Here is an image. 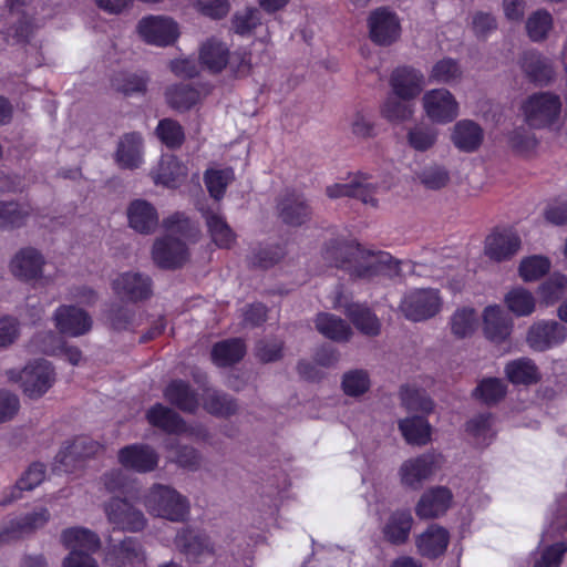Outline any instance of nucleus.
Masks as SVG:
<instances>
[{
	"instance_id": "31",
	"label": "nucleus",
	"mask_w": 567,
	"mask_h": 567,
	"mask_svg": "<svg viewBox=\"0 0 567 567\" xmlns=\"http://www.w3.org/2000/svg\"><path fill=\"white\" fill-rule=\"evenodd\" d=\"M143 138L138 133H127L121 137L115 153L117 165L125 169L138 168L143 163Z\"/></svg>"
},
{
	"instance_id": "20",
	"label": "nucleus",
	"mask_w": 567,
	"mask_h": 567,
	"mask_svg": "<svg viewBox=\"0 0 567 567\" xmlns=\"http://www.w3.org/2000/svg\"><path fill=\"white\" fill-rule=\"evenodd\" d=\"M112 288L121 299L133 302L146 299L152 293L148 276L136 271H125L116 276Z\"/></svg>"
},
{
	"instance_id": "57",
	"label": "nucleus",
	"mask_w": 567,
	"mask_h": 567,
	"mask_svg": "<svg viewBox=\"0 0 567 567\" xmlns=\"http://www.w3.org/2000/svg\"><path fill=\"white\" fill-rule=\"evenodd\" d=\"M341 388L348 396H360L369 390L370 377L364 370H350L343 374Z\"/></svg>"
},
{
	"instance_id": "29",
	"label": "nucleus",
	"mask_w": 567,
	"mask_h": 567,
	"mask_svg": "<svg viewBox=\"0 0 567 567\" xmlns=\"http://www.w3.org/2000/svg\"><path fill=\"white\" fill-rule=\"evenodd\" d=\"M484 141L483 127L473 120L457 121L451 130V142L461 152L473 153Z\"/></svg>"
},
{
	"instance_id": "48",
	"label": "nucleus",
	"mask_w": 567,
	"mask_h": 567,
	"mask_svg": "<svg viewBox=\"0 0 567 567\" xmlns=\"http://www.w3.org/2000/svg\"><path fill=\"white\" fill-rule=\"evenodd\" d=\"M466 432L478 445H487L495 435L494 419L491 414H480L467 422Z\"/></svg>"
},
{
	"instance_id": "60",
	"label": "nucleus",
	"mask_w": 567,
	"mask_h": 567,
	"mask_svg": "<svg viewBox=\"0 0 567 567\" xmlns=\"http://www.w3.org/2000/svg\"><path fill=\"white\" fill-rule=\"evenodd\" d=\"M553 27V18L545 10L534 12L526 21V31L532 41L544 40Z\"/></svg>"
},
{
	"instance_id": "62",
	"label": "nucleus",
	"mask_w": 567,
	"mask_h": 567,
	"mask_svg": "<svg viewBox=\"0 0 567 567\" xmlns=\"http://www.w3.org/2000/svg\"><path fill=\"white\" fill-rule=\"evenodd\" d=\"M401 400L410 411L430 413L433 410L432 400L424 392L411 386L402 388Z\"/></svg>"
},
{
	"instance_id": "59",
	"label": "nucleus",
	"mask_w": 567,
	"mask_h": 567,
	"mask_svg": "<svg viewBox=\"0 0 567 567\" xmlns=\"http://www.w3.org/2000/svg\"><path fill=\"white\" fill-rule=\"evenodd\" d=\"M234 179V172L231 168L224 169H208L205 173L206 187L215 199L224 196L226 187Z\"/></svg>"
},
{
	"instance_id": "63",
	"label": "nucleus",
	"mask_w": 567,
	"mask_h": 567,
	"mask_svg": "<svg viewBox=\"0 0 567 567\" xmlns=\"http://www.w3.org/2000/svg\"><path fill=\"white\" fill-rule=\"evenodd\" d=\"M261 23L260 12L256 8H246L233 17V29L237 34H249Z\"/></svg>"
},
{
	"instance_id": "10",
	"label": "nucleus",
	"mask_w": 567,
	"mask_h": 567,
	"mask_svg": "<svg viewBox=\"0 0 567 567\" xmlns=\"http://www.w3.org/2000/svg\"><path fill=\"white\" fill-rule=\"evenodd\" d=\"M561 109L559 96L551 93H537L523 105L526 122L532 127H544L557 120Z\"/></svg>"
},
{
	"instance_id": "61",
	"label": "nucleus",
	"mask_w": 567,
	"mask_h": 567,
	"mask_svg": "<svg viewBox=\"0 0 567 567\" xmlns=\"http://www.w3.org/2000/svg\"><path fill=\"white\" fill-rule=\"evenodd\" d=\"M156 135L163 144L171 148L181 146L185 138L183 127L171 118L159 121Z\"/></svg>"
},
{
	"instance_id": "35",
	"label": "nucleus",
	"mask_w": 567,
	"mask_h": 567,
	"mask_svg": "<svg viewBox=\"0 0 567 567\" xmlns=\"http://www.w3.org/2000/svg\"><path fill=\"white\" fill-rule=\"evenodd\" d=\"M165 399L179 410L194 413L198 405V396L190 385L182 380L172 381L164 390Z\"/></svg>"
},
{
	"instance_id": "50",
	"label": "nucleus",
	"mask_w": 567,
	"mask_h": 567,
	"mask_svg": "<svg viewBox=\"0 0 567 567\" xmlns=\"http://www.w3.org/2000/svg\"><path fill=\"white\" fill-rule=\"evenodd\" d=\"M204 409L216 416H229L237 411L236 402L228 395L207 389L203 400Z\"/></svg>"
},
{
	"instance_id": "22",
	"label": "nucleus",
	"mask_w": 567,
	"mask_h": 567,
	"mask_svg": "<svg viewBox=\"0 0 567 567\" xmlns=\"http://www.w3.org/2000/svg\"><path fill=\"white\" fill-rule=\"evenodd\" d=\"M370 37L380 45H389L400 37V22L395 13L386 8L374 10L369 17Z\"/></svg>"
},
{
	"instance_id": "9",
	"label": "nucleus",
	"mask_w": 567,
	"mask_h": 567,
	"mask_svg": "<svg viewBox=\"0 0 567 567\" xmlns=\"http://www.w3.org/2000/svg\"><path fill=\"white\" fill-rule=\"evenodd\" d=\"M425 116L435 124L452 123L460 115V103L447 89H431L422 96Z\"/></svg>"
},
{
	"instance_id": "36",
	"label": "nucleus",
	"mask_w": 567,
	"mask_h": 567,
	"mask_svg": "<svg viewBox=\"0 0 567 567\" xmlns=\"http://www.w3.org/2000/svg\"><path fill=\"white\" fill-rule=\"evenodd\" d=\"M412 524L413 517L409 511H395L383 526V536L394 545L404 544L409 538Z\"/></svg>"
},
{
	"instance_id": "28",
	"label": "nucleus",
	"mask_w": 567,
	"mask_h": 567,
	"mask_svg": "<svg viewBox=\"0 0 567 567\" xmlns=\"http://www.w3.org/2000/svg\"><path fill=\"white\" fill-rule=\"evenodd\" d=\"M145 555L141 544L133 537H126L118 545L109 548L105 563L113 567H143Z\"/></svg>"
},
{
	"instance_id": "53",
	"label": "nucleus",
	"mask_w": 567,
	"mask_h": 567,
	"mask_svg": "<svg viewBox=\"0 0 567 567\" xmlns=\"http://www.w3.org/2000/svg\"><path fill=\"white\" fill-rule=\"evenodd\" d=\"M550 260L542 255H533L522 259L518 274L523 281H536L550 269Z\"/></svg>"
},
{
	"instance_id": "41",
	"label": "nucleus",
	"mask_w": 567,
	"mask_h": 567,
	"mask_svg": "<svg viewBox=\"0 0 567 567\" xmlns=\"http://www.w3.org/2000/svg\"><path fill=\"white\" fill-rule=\"evenodd\" d=\"M399 429L409 444L423 446L431 442L432 426L422 416H411L401 420Z\"/></svg>"
},
{
	"instance_id": "23",
	"label": "nucleus",
	"mask_w": 567,
	"mask_h": 567,
	"mask_svg": "<svg viewBox=\"0 0 567 567\" xmlns=\"http://www.w3.org/2000/svg\"><path fill=\"white\" fill-rule=\"evenodd\" d=\"M520 238L512 229L495 230L485 239V255L495 261L511 259L520 248Z\"/></svg>"
},
{
	"instance_id": "43",
	"label": "nucleus",
	"mask_w": 567,
	"mask_h": 567,
	"mask_svg": "<svg viewBox=\"0 0 567 567\" xmlns=\"http://www.w3.org/2000/svg\"><path fill=\"white\" fill-rule=\"evenodd\" d=\"M504 302L508 310L517 317L530 316L536 309L534 295L524 287L512 288L505 295Z\"/></svg>"
},
{
	"instance_id": "38",
	"label": "nucleus",
	"mask_w": 567,
	"mask_h": 567,
	"mask_svg": "<svg viewBox=\"0 0 567 567\" xmlns=\"http://www.w3.org/2000/svg\"><path fill=\"white\" fill-rule=\"evenodd\" d=\"M520 65L524 73L535 83L545 84L553 79L550 62L535 51L525 52Z\"/></svg>"
},
{
	"instance_id": "2",
	"label": "nucleus",
	"mask_w": 567,
	"mask_h": 567,
	"mask_svg": "<svg viewBox=\"0 0 567 567\" xmlns=\"http://www.w3.org/2000/svg\"><path fill=\"white\" fill-rule=\"evenodd\" d=\"M165 236L155 240L154 262L161 268H176L188 258L187 245L197 236L196 227L184 214L174 213L163 220Z\"/></svg>"
},
{
	"instance_id": "46",
	"label": "nucleus",
	"mask_w": 567,
	"mask_h": 567,
	"mask_svg": "<svg viewBox=\"0 0 567 567\" xmlns=\"http://www.w3.org/2000/svg\"><path fill=\"white\" fill-rule=\"evenodd\" d=\"M45 478V468L41 463L31 464L28 470L18 480L16 486L10 493V497L4 498V503L12 502L21 497V492L31 491L39 486Z\"/></svg>"
},
{
	"instance_id": "32",
	"label": "nucleus",
	"mask_w": 567,
	"mask_h": 567,
	"mask_svg": "<svg viewBox=\"0 0 567 567\" xmlns=\"http://www.w3.org/2000/svg\"><path fill=\"white\" fill-rule=\"evenodd\" d=\"M449 543V532L436 524L430 525L415 540L417 551L427 558H436L443 555Z\"/></svg>"
},
{
	"instance_id": "40",
	"label": "nucleus",
	"mask_w": 567,
	"mask_h": 567,
	"mask_svg": "<svg viewBox=\"0 0 567 567\" xmlns=\"http://www.w3.org/2000/svg\"><path fill=\"white\" fill-rule=\"evenodd\" d=\"M504 372L513 384L528 385L540 379L537 365L529 358H519L507 362Z\"/></svg>"
},
{
	"instance_id": "6",
	"label": "nucleus",
	"mask_w": 567,
	"mask_h": 567,
	"mask_svg": "<svg viewBox=\"0 0 567 567\" xmlns=\"http://www.w3.org/2000/svg\"><path fill=\"white\" fill-rule=\"evenodd\" d=\"M137 35L147 44L167 47L179 37L177 22L165 14H147L136 24Z\"/></svg>"
},
{
	"instance_id": "17",
	"label": "nucleus",
	"mask_w": 567,
	"mask_h": 567,
	"mask_svg": "<svg viewBox=\"0 0 567 567\" xmlns=\"http://www.w3.org/2000/svg\"><path fill=\"white\" fill-rule=\"evenodd\" d=\"M567 338V328L554 320L535 322L528 330L526 341L535 351H546L561 344Z\"/></svg>"
},
{
	"instance_id": "12",
	"label": "nucleus",
	"mask_w": 567,
	"mask_h": 567,
	"mask_svg": "<svg viewBox=\"0 0 567 567\" xmlns=\"http://www.w3.org/2000/svg\"><path fill=\"white\" fill-rule=\"evenodd\" d=\"M148 422L168 433L188 434L197 440H207L209 433L202 425L188 426L184 420L172 409L163 404H155L146 414Z\"/></svg>"
},
{
	"instance_id": "56",
	"label": "nucleus",
	"mask_w": 567,
	"mask_h": 567,
	"mask_svg": "<svg viewBox=\"0 0 567 567\" xmlns=\"http://www.w3.org/2000/svg\"><path fill=\"white\" fill-rule=\"evenodd\" d=\"M405 101L398 96H389L381 106V115L395 123L410 120L414 114V109Z\"/></svg>"
},
{
	"instance_id": "19",
	"label": "nucleus",
	"mask_w": 567,
	"mask_h": 567,
	"mask_svg": "<svg viewBox=\"0 0 567 567\" xmlns=\"http://www.w3.org/2000/svg\"><path fill=\"white\" fill-rule=\"evenodd\" d=\"M100 445L86 436L76 437L65 445L55 456V468L60 472H73L81 463L93 456Z\"/></svg>"
},
{
	"instance_id": "58",
	"label": "nucleus",
	"mask_w": 567,
	"mask_h": 567,
	"mask_svg": "<svg viewBox=\"0 0 567 567\" xmlns=\"http://www.w3.org/2000/svg\"><path fill=\"white\" fill-rule=\"evenodd\" d=\"M112 86L125 95L144 93L147 76L144 73H123L113 79Z\"/></svg>"
},
{
	"instance_id": "42",
	"label": "nucleus",
	"mask_w": 567,
	"mask_h": 567,
	"mask_svg": "<svg viewBox=\"0 0 567 567\" xmlns=\"http://www.w3.org/2000/svg\"><path fill=\"white\" fill-rule=\"evenodd\" d=\"M316 328L322 336L336 342H347L353 333L344 320L331 313H319Z\"/></svg>"
},
{
	"instance_id": "45",
	"label": "nucleus",
	"mask_w": 567,
	"mask_h": 567,
	"mask_svg": "<svg viewBox=\"0 0 567 567\" xmlns=\"http://www.w3.org/2000/svg\"><path fill=\"white\" fill-rule=\"evenodd\" d=\"M450 326L455 337L467 338L475 332L478 326V317L473 308L462 307L451 316Z\"/></svg>"
},
{
	"instance_id": "3",
	"label": "nucleus",
	"mask_w": 567,
	"mask_h": 567,
	"mask_svg": "<svg viewBox=\"0 0 567 567\" xmlns=\"http://www.w3.org/2000/svg\"><path fill=\"white\" fill-rule=\"evenodd\" d=\"M198 59L202 68L212 74H218L227 69L237 76H244L251 71L248 54L231 53L229 45L216 37H210L200 44Z\"/></svg>"
},
{
	"instance_id": "5",
	"label": "nucleus",
	"mask_w": 567,
	"mask_h": 567,
	"mask_svg": "<svg viewBox=\"0 0 567 567\" xmlns=\"http://www.w3.org/2000/svg\"><path fill=\"white\" fill-rule=\"evenodd\" d=\"M7 377L12 382H20L24 394L31 399L44 395L55 381L54 369L44 359L29 362L21 371L8 370Z\"/></svg>"
},
{
	"instance_id": "47",
	"label": "nucleus",
	"mask_w": 567,
	"mask_h": 567,
	"mask_svg": "<svg viewBox=\"0 0 567 567\" xmlns=\"http://www.w3.org/2000/svg\"><path fill=\"white\" fill-rule=\"evenodd\" d=\"M439 136V131L424 123L412 126L406 134L408 144L416 152H426L432 148Z\"/></svg>"
},
{
	"instance_id": "44",
	"label": "nucleus",
	"mask_w": 567,
	"mask_h": 567,
	"mask_svg": "<svg viewBox=\"0 0 567 567\" xmlns=\"http://www.w3.org/2000/svg\"><path fill=\"white\" fill-rule=\"evenodd\" d=\"M245 354V346L239 339H231L218 342L212 351L213 361L219 367L236 363Z\"/></svg>"
},
{
	"instance_id": "39",
	"label": "nucleus",
	"mask_w": 567,
	"mask_h": 567,
	"mask_svg": "<svg viewBox=\"0 0 567 567\" xmlns=\"http://www.w3.org/2000/svg\"><path fill=\"white\" fill-rule=\"evenodd\" d=\"M278 208L280 218L288 225H301L310 217V209L301 195L286 196L280 200Z\"/></svg>"
},
{
	"instance_id": "37",
	"label": "nucleus",
	"mask_w": 567,
	"mask_h": 567,
	"mask_svg": "<svg viewBox=\"0 0 567 567\" xmlns=\"http://www.w3.org/2000/svg\"><path fill=\"white\" fill-rule=\"evenodd\" d=\"M32 346L37 350L48 354L63 352L68 361L73 365L79 364L82 359V353L78 348L65 347L62 339L51 331L35 336L32 339Z\"/></svg>"
},
{
	"instance_id": "13",
	"label": "nucleus",
	"mask_w": 567,
	"mask_h": 567,
	"mask_svg": "<svg viewBox=\"0 0 567 567\" xmlns=\"http://www.w3.org/2000/svg\"><path fill=\"white\" fill-rule=\"evenodd\" d=\"M378 182L365 174L353 177L347 184H333L328 186L326 194L331 199L341 197H355L365 205L377 206L375 194L379 193Z\"/></svg>"
},
{
	"instance_id": "8",
	"label": "nucleus",
	"mask_w": 567,
	"mask_h": 567,
	"mask_svg": "<svg viewBox=\"0 0 567 567\" xmlns=\"http://www.w3.org/2000/svg\"><path fill=\"white\" fill-rule=\"evenodd\" d=\"M442 455L426 452L404 461L399 468L401 484L413 491L420 489L440 468Z\"/></svg>"
},
{
	"instance_id": "51",
	"label": "nucleus",
	"mask_w": 567,
	"mask_h": 567,
	"mask_svg": "<svg viewBox=\"0 0 567 567\" xmlns=\"http://www.w3.org/2000/svg\"><path fill=\"white\" fill-rule=\"evenodd\" d=\"M462 78V70L458 63L445 58L433 64L429 72V82L439 84H451L457 82Z\"/></svg>"
},
{
	"instance_id": "30",
	"label": "nucleus",
	"mask_w": 567,
	"mask_h": 567,
	"mask_svg": "<svg viewBox=\"0 0 567 567\" xmlns=\"http://www.w3.org/2000/svg\"><path fill=\"white\" fill-rule=\"evenodd\" d=\"M128 225L140 234H152L158 225L156 208L147 200L135 199L127 207Z\"/></svg>"
},
{
	"instance_id": "49",
	"label": "nucleus",
	"mask_w": 567,
	"mask_h": 567,
	"mask_svg": "<svg viewBox=\"0 0 567 567\" xmlns=\"http://www.w3.org/2000/svg\"><path fill=\"white\" fill-rule=\"evenodd\" d=\"M200 97V92L189 84L173 85L166 91L168 104L176 110H188L195 105Z\"/></svg>"
},
{
	"instance_id": "1",
	"label": "nucleus",
	"mask_w": 567,
	"mask_h": 567,
	"mask_svg": "<svg viewBox=\"0 0 567 567\" xmlns=\"http://www.w3.org/2000/svg\"><path fill=\"white\" fill-rule=\"evenodd\" d=\"M324 260L347 271L351 277L371 280L375 277L394 278L408 272L443 279L440 257L432 254L419 261H401L389 252L363 248L353 239H333L323 249Z\"/></svg>"
},
{
	"instance_id": "33",
	"label": "nucleus",
	"mask_w": 567,
	"mask_h": 567,
	"mask_svg": "<svg viewBox=\"0 0 567 567\" xmlns=\"http://www.w3.org/2000/svg\"><path fill=\"white\" fill-rule=\"evenodd\" d=\"M60 538L62 545L69 549V553L94 554L101 546L97 534L85 527L65 528L62 530Z\"/></svg>"
},
{
	"instance_id": "54",
	"label": "nucleus",
	"mask_w": 567,
	"mask_h": 567,
	"mask_svg": "<svg viewBox=\"0 0 567 567\" xmlns=\"http://www.w3.org/2000/svg\"><path fill=\"white\" fill-rule=\"evenodd\" d=\"M419 179L425 188L437 190L449 185L451 176L444 165L432 163L422 168L419 173Z\"/></svg>"
},
{
	"instance_id": "18",
	"label": "nucleus",
	"mask_w": 567,
	"mask_h": 567,
	"mask_svg": "<svg viewBox=\"0 0 567 567\" xmlns=\"http://www.w3.org/2000/svg\"><path fill=\"white\" fill-rule=\"evenodd\" d=\"M453 493L446 486H432L423 492L415 505L420 519H433L443 516L452 506Z\"/></svg>"
},
{
	"instance_id": "34",
	"label": "nucleus",
	"mask_w": 567,
	"mask_h": 567,
	"mask_svg": "<svg viewBox=\"0 0 567 567\" xmlns=\"http://www.w3.org/2000/svg\"><path fill=\"white\" fill-rule=\"evenodd\" d=\"M10 190V184L6 176H0V194ZM28 205L13 202H0V228L11 229L21 227L30 216Z\"/></svg>"
},
{
	"instance_id": "16",
	"label": "nucleus",
	"mask_w": 567,
	"mask_h": 567,
	"mask_svg": "<svg viewBox=\"0 0 567 567\" xmlns=\"http://www.w3.org/2000/svg\"><path fill=\"white\" fill-rule=\"evenodd\" d=\"M56 330L68 337L78 338L92 329V318L83 309L75 306L62 305L53 313Z\"/></svg>"
},
{
	"instance_id": "7",
	"label": "nucleus",
	"mask_w": 567,
	"mask_h": 567,
	"mask_svg": "<svg viewBox=\"0 0 567 567\" xmlns=\"http://www.w3.org/2000/svg\"><path fill=\"white\" fill-rule=\"evenodd\" d=\"M442 307L439 290L413 289L408 291L400 303L404 317L411 321H423L437 315Z\"/></svg>"
},
{
	"instance_id": "25",
	"label": "nucleus",
	"mask_w": 567,
	"mask_h": 567,
	"mask_svg": "<svg viewBox=\"0 0 567 567\" xmlns=\"http://www.w3.org/2000/svg\"><path fill=\"white\" fill-rule=\"evenodd\" d=\"M187 175V166L173 155H163L151 171L153 182L167 188L179 187L186 181Z\"/></svg>"
},
{
	"instance_id": "15",
	"label": "nucleus",
	"mask_w": 567,
	"mask_h": 567,
	"mask_svg": "<svg viewBox=\"0 0 567 567\" xmlns=\"http://www.w3.org/2000/svg\"><path fill=\"white\" fill-rule=\"evenodd\" d=\"M45 259L40 250L33 247H24L18 250L10 261V271L14 277L23 281L49 280L43 277Z\"/></svg>"
},
{
	"instance_id": "27",
	"label": "nucleus",
	"mask_w": 567,
	"mask_h": 567,
	"mask_svg": "<svg viewBox=\"0 0 567 567\" xmlns=\"http://www.w3.org/2000/svg\"><path fill=\"white\" fill-rule=\"evenodd\" d=\"M118 462L128 470L138 473L152 472L158 464L157 453L144 444L125 446L118 452Z\"/></svg>"
},
{
	"instance_id": "11",
	"label": "nucleus",
	"mask_w": 567,
	"mask_h": 567,
	"mask_svg": "<svg viewBox=\"0 0 567 567\" xmlns=\"http://www.w3.org/2000/svg\"><path fill=\"white\" fill-rule=\"evenodd\" d=\"M104 513L114 529L135 533L142 530L146 525V518L142 511L124 498H111L104 505Z\"/></svg>"
},
{
	"instance_id": "26",
	"label": "nucleus",
	"mask_w": 567,
	"mask_h": 567,
	"mask_svg": "<svg viewBox=\"0 0 567 567\" xmlns=\"http://www.w3.org/2000/svg\"><path fill=\"white\" fill-rule=\"evenodd\" d=\"M424 84L423 73L409 66L395 69L390 78L392 92L401 100L415 99L421 93Z\"/></svg>"
},
{
	"instance_id": "4",
	"label": "nucleus",
	"mask_w": 567,
	"mask_h": 567,
	"mask_svg": "<svg viewBox=\"0 0 567 567\" xmlns=\"http://www.w3.org/2000/svg\"><path fill=\"white\" fill-rule=\"evenodd\" d=\"M143 505L152 516L171 522H184L189 515V502L174 487L152 485L143 496Z\"/></svg>"
},
{
	"instance_id": "24",
	"label": "nucleus",
	"mask_w": 567,
	"mask_h": 567,
	"mask_svg": "<svg viewBox=\"0 0 567 567\" xmlns=\"http://www.w3.org/2000/svg\"><path fill=\"white\" fill-rule=\"evenodd\" d=\"M482 319L483 332L487 340L498 344L509 338L513 320L501 306H487L483 311Z\"/></svg>"
},
{
	"instance_id": "55",
	"label": "nucleus",
	"mask_w": 567,
	"mask_h": 567,
	"mask_svg": "<svg viewBox=\"0 0 567 567\" xmlns=\"http://www.w3.org/2000/svg\"><path fill=\"white\" fill-rule=\"evenodd\" d=\"M204 215L215 244L219 247H229L234 241V234L224 218L215 212H206Z\"/></svg>"
},
{
	"instance_id": "64",
	"label": "nucleus",
	"mask_w": 567,
	"mask_h": 567,
	"mask_svg": "<svg viewBox=\"0 0 567 567\" xmlns=\"http://www.w3.org/2000/svg\"><path fill=\"white\" fill-rule=\"evenodd\" d=\"M506 388V384L501 379L487 378L481 381L475 393L485 403H494L504 398Z\"/></svg>"
},
{
	"instance_id": "14",
	"label": "nucleus",
	"mask_w": 567,
	"mask_h": 567,
	"mask_svg": "<svg viewBox=\"0 0 567 567\" xmlns=\"http://www.w3.org/2000/svg\"><path fill=\"white\" fill-rule=\"evenodd\" d=\"M176 547L184 553L188 560L204 563L216 553V547L209 535L190 528L181 529L175 537Z\"/></svg>"
},
{
	"instance_id": "21",
	"label": "nucleus",
	"mask_w": 567,
	"mask_h": 567,
	"mask_svg": "<svg viewBox=\"0 0 567 567\" xmlns=\"http://www.w3.org/2000/svg\"><path fill=\"white\" fill-rule=\"evenodd\" d=\"M333 306L337 309H343L354 327L363 334L378 336L380 333L381 323L378 317L367 306L348 302L346 297L340 292H337Z\"/></svg>"
},
{
	"instance_id": "52",
	"label": "nucleus",
	"mask_w": 567,
	"mask_h": 567,
	"mask_svg": "<svg viewBox=\"0 0 567 567\" xmlns=\"http://www.w3.org/2000/svg\"><path fill=\"white\" fill-rule=\"evenodd\" d=\"M567 291V276L555 272L538 287L540 302L545 306L556 303Z\"/></svg>"
}]
</instances>
